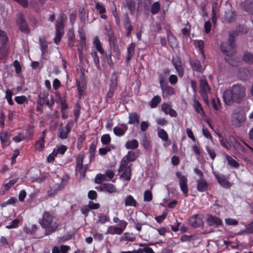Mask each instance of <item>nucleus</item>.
I'll use <instances>...</instances> for the list:
<instances>
[{
	"label": "nucleus",
	"instance_id": "1",
	"mask_svg": "<svg viewBox=\"0 0 253 253\" xmlns=\"http://www.w3.org/2000/svg\"><path fill=\"white\" fill-rule=\"evenodd\" d=\"M245 95V88L240 84H236L224 91L223 99L226 105H231L233 102L240 103Z\"/></svg>",
	"mask_w": 253,
	"mask_h": 253
},
{
	"label": "nucleus",
	"instance_id": "2",
	"mask_svg": "<svg viewBox=\"0 0 253 253\" xmlns=\"http://www.w3.org/2000/svg\"><path fill=\"white\" fill-rule=\"evenodd\" d=\"M54 219V215L49 211H45L43 213L40 224L45 229L44 235H51L58 229L59 223Z\"/></svg>",
	"mask_w": 253,
	"mask_h": 253
},
{
	"label": "nucleus",
	"instance_id": "3",
	"mask_svg": "<svg viewBox=\"0 0 253 253\" xmlns=\"http://www.w3.org/2000/svg\"><path fill=\"white\" fill-rule=\"evenodd\" d=\"M237 34L236 32L229 33L228 42H222L220 44L221 51L226 55L231 56L235 52V38Z\"/></svg>",
	"mask_w": 253,
	"mask_h": 253
},
{
	"label": "nucleus",
	"instance_id": "4",
	"mask_svg": "<svg viewBox=\"0 0 253 253\" xmlns=\"http://www.w3.org/2000/svg\"><path fill=\"white\" fill-rule=\"evenodd\" d=\"M66 18V16L65 14L62 13L60 15L55 25V37L54 38V42L58 45L62 38L64 31V21Z\"/></svg>",
	"mask_w": 253,
	"mask_h": 253
},
{
	"label": "nucleus",
	"instance_id": "5",
	"mask_svg": "<svg viewBox=\"0 0 253 253\" xmlns=\"http://www.w3.org/2000/svg\"><path fill=\"white\" fill-rule=\"evenodd\" d=\"M245 121V114L241 112L239 109L233 110L231 121L232 125L235 127H240Z\"/></svg>",
	"mask_w": 253,
	"mask_h": 253
},
{
	"label": "nucleus",
	"instance_id": "6",
	"mask_svg": "<svg viewBox=\"0 0 253 253\" xmlns=\"http://www.w3.org/2000/svg\"><path fill=\"white\" fill-rule=\"evenodd\" d=\"M84 156L83 154H80L77 157L75 170L76 173L80 174L81 177L84 178L87 171V167L86 166H83Z\"/></svg>",
	"mask_w": 253,
	"mask_h": 253
},
{
	"label": "nucleus",
	"instance_id": "7",
	"mask_svg": "<svg viewBox=\"0 0 253 253\" xmlns=\"http://www.w3.org/2000/svg\"><path fill=\"white\" fill-rule=\"evenodd\" d=\"M17 24L20 31L25 34H28L30 32V29L28 27L27 22L25 19L24 15L22 13H18L17 15Z\"/></svg>",
	"mask_w": 253,
	"mask_h": 253
},
{
	"label": "nucleus",
	"instance_id": "8",
	"mask_svg": "<svg viewBox=\"0 0 253 253\" xmlns=\"http://www.w3.org/2000/svg\"><path fill=\"white\" fill-rule=\"evenodd\" d=\"M176 176L179 179V183L181 190L185 197L188 196V188L187 186L188 179L185 175H182L179 171L176 172Z\"/></svg>",
	"mask_w": 253,
	"mask_h": 253
},
{
	"label": "nucleus",
	"instance_id": "9",
	"mask_svg": "<svg viewBox=\"0 0 253 253\" xmlns=\"http://www.w3.org/2000/svg\"><path fill=\"white\" fill-rule=\"evenodd\" d=\"M189 224L194 228H199L204 225L202 218L198 214L192 216L189 219Z\"/></svg>",
	"mask_w": 253,
	"mask_h": 253
},
{
	"label": "nucleus",
	"instance_id": "10",
	"mask_svg": "<svg viewBox=\"0 0 253 253\" xmlns=\"http://www.w3.org/2000/svg\"><path fill=\"white\" fill-rule=\"evenodd\" d=\"M213 174L218 183L221 187L226 189H228L231 187V184L227 179L224 175L215 172H214Z\"/></svg>",
	"mask_w": 253,
	"mask_h": 253
},
{
	"label": "nucleus",
	"instance_id": "11",
	"mask_svg": "<svg viewBox=\"0 0 253 253\" xmlns=\"http://www.w3.org/2000/svg\"><path fill=\"white\" fill-rule=\"evenodd\" d=\"M123 6L127 8L129 11L130 14L132 15L135 14L138 8L136 7V2L134 0H124L123 2Z\"/></svg>",
	"mask_w": 253,
	"mask_h": 253
},
{
	"label": "nucleus",
	"instance_id": "12",
	"mask_svg": "<svg viewBox=\"0 0 253 253\" xmlns=\"http://www.w3.org/2000/svg\"><path fill=\"white\" fill-rule=\"evenodd\" d=\"M172 63L174 66L178 76L182 78L184 74V72L180 59L177 58L175 59H173Z\"/></svg>",
	"mask_w": 253,
	"mask_h": 253
},
{
	"label": "nucleus",
	"instance_id": "13",
	"mask_svg": "<svg viewBox=\"0 0 253 253\" xmlns=\"http://www.w3.org/2000/svg\"><path fill=\"white\" fill-rule=\"evenodd\" d=\"M123 24L126 30V36L129 37L130 35L131 31L133 30V27L131 26L130 23V20L128 13H125L123 18Z\"/></svg>",
	"mask_w": 253,
	"mask_h": 253
},
{
	"label": "nucleus",
	"instance_id": "14",
	"mask_svg": "<svg viewBox=\"0 0 253 253\" xmlns=\"http://www.w3.org/2000/svg\"><path fill=\"white\" fill-rule=\"evenodd\" d=\"M161 109L165 114H169L172 117H176L177 113L175 110L171 108L170 106L168 103H163L161 106Z\"/></svg>",
	"mask_w": 253,
	"mask_h": 253
},
{
	"label": "nucleus",
	"instance_id": "15",
	"mask_svg": "<svg viewBox=\"0 0 253 253\" xmlns=\"http://www.w3.org/2000/svg\"><path fill=\"white\" fill-rule=\"evenodd\" d=\"M197 189L200 192H206L208 189V184L206 179H197L196 180Z\"/></svg>",
	"mask_w": 253,
	"mask_h": 253
},
{
	"label": "nucleus",
	"instance_id": "16",
	"mask_svg": "<svg viewBox=\"0 0 253 253\" xmlns=\"http://www.w3.org/2000/svg\"><path fill=\"white\" fill-rule=\"evenodd\" d=\"M135 44L131 42L127 48V55L126 57V64L127 66L129 65V61L131 59L134 54Z\"/></svg>",
	"mask_w": 253,
	"mask_h": 253
},
{
	"label": "nucleus",
	"instance_id": "17",
	"mask_svg": "<svg viewBox=\"0 0 253 253\" xmlns=\"http://www.w3.org/2000/svg\"><path fill=\"white\" fill-rule=\"evenodd\" d=\"M208 224L210 226L215 225L216 226L222 225V220L218 217L212 215H209L207 218Z\"/></svg>",
	"mask_w": 253,
	"mask_h": 253
},
{
	"label": "nucleus",
	"instance_id": "18",
	"mask_svg": "<svg viewBox=\"0 0 253 253\" xmlns=\"http://www.w3.org/2000/svg\"><path fill=\"white\" fill-rule=\"evenodd\" d=\"M99 190L101 191L108 192L110 193H114L116 191L115 186L111 183H102L99 186Z\"/></svg>",
	"mask_w": 253,
	"mask_h": 253
},
{
	"label": "nucleus",
	"instance_id": "19",
	"mask_svg": "<svg viewBox=\"0 0 253 253\" xmlns=\"http://www.w3.org/2000/svg\"><path fill=\"white\" fill-rule=\"evenodd\" d=\"M122 127L115 126L113 128V132L118 136H122L125 135L128 129L126 125L125 124H121Z\"/></svg>",
	"mask_w": 253,
	"mask_h": 253
},
{
	"label": "nucleus",
	"instance_id": "20",
	"mask_svg": "<svg viewBox=\"0 0 253 253\" xmlns=\"http://www.w3.org/2000/svg\"><path fill=\"white\" fill-rule=\"evenodd\" d=\"M11 133L7 131H1L0 133V140L2 147H4L6 143L10 138Z\"/></svg>",
	"mask_w": 253,
	"mask_h": 253
},
{
	"label": "nucleus",
	"instance_id": "21",
	"mask_svg": "<svg viewBox=\"0 0 253 253\" xmlns=\"http://www.w3.org/2000/svg\"><path fill=\"white\" fill-rule=\"evenodd\" d=\"M167 41L169 46L174 48L177 45V40L172 33L170 31L167 32Z\"/></svg>",
	"mask_w": 253,
	"mask_h": 253
},
{
	"label": "nucleus",
	"instance_id": "22",
	"mask_svg": "<svg viewBox=\"0 0 253 253\" xmlns=\"http://www.w3.org/2000/svg\"><path fill=\"white\" fill-rule=\"evenodd\" d=\"M190 64L192 69L196 72L199 73H202L203 72L201 62L199 60L197 59L190 60Z\"/></svg>",
	"mask_w": 253,
	"mask_h": 253
},
{
	"label": "nucleus",
	"instance_id": "23",
	"mask_svg": "<svg viewBox=\"0 0 253 253\" xmlns=\"http://www.w3.org/2000/svg\"><path fill=\"white\" fill-rule=\"evenodd\" d=\"M161 88L164 96H171L175 93L174 89L172 87L168 85V84L161 86Z\"/></svg>",
	"mask_w": 253,
	"mask_h": 253
},
{
	"label": "nucleus",
	"instance_id": "24",
	"mask_svg": "<svg viewBox=\"0 0 253 253\" xmlns=\"http://www.w3.org/2000/svg\"><path fill=\"white\" fill-rule=\"evenodd\" d=\"M40 49L42 56H44L47 51L48 45L45 37H41L39 39Z\"/></svg>",
	"mask_w": 253,
	"mask_h": 253
},
{
	"label": "nucleus",
	"instance_id": "25",
	"mask_svg": "<svg viewBox=\"0 0 253 253\" xmlns=\"http://www.w3.org/2000/svg\"><path fill=\"white\" fill-rule=\"evenodd\" d=\"M225 19L229 22H232L235 21L236 19V13L235 11L232 10H228L225 12Z\"/></svg>",
	"mask_w": 253,
	"mask_h": 253
},
{
	"label": "nucleus",
	"instance_id": "26",
	"mask_svg": "<svg viewBox=\"0 0 253 253\" xmlns=\"http://www.w3.org/2000/svg\"><path fill=\"white\" fill-rule=\"evenodd\" d=\"M125 205L126 207H136L137 203L133 197L130 195L127 196L125 200Z\"/></svg>",
	"mask_w": 253,
	"mask_h": 253
},
{
	"label": "nucleus",
	"instance_id": "27",
	"mask_svg": "<svg viewBox=\"0 0 253 253\" xmlns=\"http://www.w3.org/2000/svg\"><path fill=\"white\" fill-rule=\"evenodd\" d=\"M139 143L136 139H132L126 142L125 147L127 149H135L138 148Z\"/></svg>",
	"mask_w": 253,
	"mask_h": 253
},
{
	"label": "nucleus",
	"instance_id": "28",
	"mask_svg": "<svg viewBox=\"0 0 253 253\" xmlns=\"http://www.w3.org/2000/svg\"><path fill=\"white\" fill-rule=\"evenodd\" d=\"M128 118V124H138L139 123V116L136 112L129 113Z\"/></svg>",
	"mask_w": 253,
	"mask_h": 253
},
{
	"label": "nucleus",
	"instance_id": "29",
	"mask_svg": "<svg viewBox=\"0 0 253 253\" xmlns=\"http://www.w3.org/2000/svg\"><path fill=\"white\" fill-rule=\"evenodd\" d=\"M124 231V229L119 227H113L110 226L107 230V233L110 234L121 235Z\"/></svg>",
	"mask_w": 253,
	"mask_h": 253
},
{
	"label": "nucleus",
	"instance_id": "30",
	"mask_svg": "<svg viewBox=\"0 0 253 253\" xmlns=\"http://www.w3.org/2000/svg\"><path fill=\"white\" fill-rule=\"evenodd\" d=\"M48 93H43L42 97V100H44V103L45 104L49 107L51 108L53 106L54 104V99L53 97H51L50 99L48 97Z\"/></svg>",
	"mask_w": 253,
	"mask_h": 253
},
{
	"label": "nucleus",
	"instance_id": "31",
	"mask_svg": "<svg viewBox=\"0 0 253 253\" xmlns=\"http://www.w3.org/2000/svg\"><path fill=\"white\" fill-rule=\"evenodd\" d=\"M34 125L33 123H31L28 125L26 129V138L28 137L32 139L34 134Z\"/></svg>",
	"mask_w": 253,
	"mask_h": 253
},
{
	"label": "nucleus",
	"instance_id": "32",
	"mask_svg": "<svg viewBox=\"0 0 253 253\" xmlns=\"http://www.w3.org/2000/svg\"><path fill=\"white\" fill-rule=\"evenodd\" d=\"M226 159L227 161L228 164L231 167L235 169H238L239 167V164L232 158L230 156L226 155L225 156Z\"/></svg>",
	"mask_w": 253,
	"mask_h": 253
},
{
	"label": "nucleus",
	"instance_id": "33",
	"mask_svg": "<svg viewBox=\"0 0 253 253\" xmlns=\"http://www.w3.org/2000/svg\"><path fill=\"white\" fill-rule=\"evenodd\" d=\"M93 43V44L95 46L96 50L102 55H103L104 53V51L102 47L101 43L97 36L94 38Z\"/></svg>",
	"mask_w": 253,
	"mask_h": 253
},
{
	"label": "nucleus",
	"instance_id": "34",
	"mask_svg": "<svg viewBox=\"0 0 253 253\" xmlns=\"http://www.w3.org/2000/svg\"><path fill=\"white\" fill-rule=\"evenodd\" d=\"M60 189V186L58 184H56L51 187L47 191V196L49 198H52L56 194Z\"/></svg>",
	"mask_w": 253,
	"mask_h": 253
},
{
	"label": "nucleus",
	"instance_id": "35",
	"mask_svg": "<svg viewBox=\"0 0 253 253\" xmlns=\"http://www.w3.org/2000/svg\"><path fill=\"white\" fill-rule=\"evenodd\" d=\"M200 93L201 94H202L203 93L205 94L207 92V90L209 89V86L206 80H202L200 81Z\"/></svg>",
	"mask_w": 253,
	"mask_h": 253
},
{
	"label": "nucleus",
	"instance_id": "36",
	"mask_svg": "<svg viewBox=\"0 0 253 253\" xmlns=\"http://www.w3.org/2000/svg\"><path fill=\"white\" fill-rule=\"evenodd\" d=\"M249 29L246 26L243 25H240L236 30L229 32V33H233L234 32H236L237 34V36H238L240 33L243 34L247 33L249 31Z\"/></svg>",
	"mask_w": 253,
	"mask_h": 253
},
{
	"label": "nucleus",
	"instance_id": "37",
	"mask_svg": "<svg viewBox=\"0 0 253 253\" xmlns=\"http://www.w3.org/2000/svg\"><path fill=\"white\" fill-rule=\"evenodd\" d=\"M140 141L142 145L145 149L149 150L151 148L150 140L148 139L146 135L142 138Z\"/></svg>",
	"mask_w": 253,
	"mask_h": 253
},
{
	"label": "nucleus",
	"instance_id": "38",
	"mask_svg": "<svg viewBox=\"0 0 253 253\" xmlns=\"http://www.w3.org/2000/svg\"><path fill=\"white\" fill-rule=\"evenodd\" d=\"M193 102V107L194 108L195 110L199 114L202 115L205 114L203 108L200 102L196 99L194 100Z\"/></svg>",
	"mask_w": 253,
	"mask_h": 253
},
{
	"label": "nucleus",
	"instance_id": "39",
	"mask_svg": "<svg viewBox=\"0 0 253 253\" xmlns=\"http://www.w3.org/2000/svg\"><path fill=\"white\" fill-rule=\"evenodd\" d=\"M121 177L126 181H129L131 178V170L129 167H127L123 173L121 175Z\"/></svg>",
	"mask_w": 253,
	"mask_h": 253
},
{
	"label": "nucleus",
	"instance_id": "40",
	"mask_svg": "<svg viewBox=\"0 0 253 253\" xmlns=\"http://www.w3.org/2000/svg\"><path fill=\"white\" fill-rule=\"evenodd\" d=\"M211 104L213 108L216 111H218L221 108V103L219 98H212Z\"/></svg>",
	"mask_w": 253,
	"mask_h": 253
},
{
	"label": "nucleus",
	"instance_id": "41",
	"mask_svg": "<svg viewBox=\"0 0 253 253\" xmlns=\"http://www.w3.org/2000/svg\"><path fill=\"white\" fill-rule=\"evenodd\" d=\"M161 101V98L159 95L153 97L150 103V106L152 108H156Z\"/></svg>",
	"mask_w": 253,
	"mask_h": 253
},
{
	"label": "nucleus",
	"instance_id": "42",
	"mask_svg": "<svg viewBox=\"0 0 253 253\" xmlns=\"http://www.w3.org/2000/svg\"><path fill=\"white\" fill-rule=\"evenodd\" d=\"M69 133L64 129V128L59 129V133L57 136L58 138L63 140L68 138Z\"/></svg>",
	"mask_w": 253,
	"mask_h": 253
},
{
	"label": "nucleus",
	"instance_id": "43",
	"mask_svg": "<svg viewBox=\"0 0 253 253\" xmlns=\"http://www.w3.org/2000/svg\"><path fill=\"white\" fill-rule=\"evenodd\" d=\"M160 4L158 1L154 2L150 10L151 13L153 15L158 13L160 10Z\"/></svg>",
	"mask_w": 253,
	"mask_h": 253
},
{
	"label": "nucleus",
	"instance_id": "44",
	"mask_svg": "<svg viewBox=\"0 0 253 253\" xmlns=\"http://www.w3.org/2000/svg\"><path fill=\"white\" fill-rule=\"evenodd\" d=\"M13 92L10 89H7L5 91V97L8 103L10 105H13L14 102L12 100Z\"/></svg>",
	"mask_w": 253,
	"mask_h": 253
},
{
	"label": "nucleus",
	"instance_id": "45",
	"mask_svg": "<svg viewBox=\"0 0 253 253\" xmlns=\"http://www.w3.org/2000/svg\"><path fill=\"white\" fill-rule=\"evenodd\" d=\"M243 60L250 64L253 63V55L248 52H246L244 53L243 57Z\"/></svg>",
	"mask_w": 253,
	"mask_h": 253
},
{
	"label": "nucleus",
	"instance_id": "46",
	"mask_svg": "<svg viewBox=\"0 0 253 253\" xmlns=\"http://www.w3.org/2000/svg\"><path fill=\"white\" fill-rule=\"evenodd\" d=\"M86 135L84 134L80 135L77 139V147L79 150L83 148V143L86 139Z\"/></svg>",
	"mask_w": 253,
	"mask_h": 253
},
{
	"label": "nucleus",
	"instance_id": "47",
	"mask_svg": "<svg viewBox=\"0 0 253 253\" xmlns=\"http://www.w3.org/2000/svg\"><path fill=\"white\" fill-rule=\"evenodd\" d=\"M197 47H198L200 52L201 54L203 59H206V55L204 52V42L202 40H199L197 42Z\"/></svg>",
	"mask_w": 253,
	"mask_h": 253
},
{
	"label": "nucleus",
	"instance_id": "48",
	"mask_svg": "<svg viewBox=\"0 0 253 253\" xmlns=\"http://www.w3.org/2000/svg\"><path fill=\"white\" fill-rule=\"evenodd\" d=\"M91 55L93 58L95 66L98 69L100 67V61L97 51L96 50H92Z\"/></svg>",
	"mask_w": 253,
	"mask_h": 253
},
{
	"label": "nucleus",
	"instance_id": "49",
	"mask_svg": "<svg viewBox=\"0 0 253 253\" xmlns=\"http://www.w3.org/2000/svg\"><path fill=\"white\" fill-rule=\"evenodd\" d=\"M45 142V139L41 140L40 137L39 139L35 142V145L36 148L40 151H42L44 147Z\"/></svg>",
	"mask_w": 253,
	"mask_h": 253
},
{
	"label": "nucleus",
	"instance_id": "50",
	"mask_svg": "<svg viewBox=\"0 0 253 253\" xmlns=\"http://www.w3.org/2000/svg\"><path fill=\"white\" fill-rule=\"evenodd\" d=\"M26 139V136H24L22 132H18L17 134L12 138V140L15 143H19Z\"/></svg>",
	"mask_w": 253,
	"mask_h": 253
},
{
	"label": "nucleus",
	"instance_id": "51",
	"mask_svg": "<svg viewBox=\"0 0 253 253\" xmlns=\"http://www.w3.org/2000/svg\"><path fill=\"white\" fill-rule=\"evenodd\" d=\"M103 56H105V60L107 62L109 66L112 67L114 65V62L112 59V53L110 51L104 53Z\"/></svg>",
	"mask_w": 253,
	"mask_h": 253
},
{
	"label": "nucleus",
	"instance_id": "52",
	"mask_svg": "<svg viewBox=\"0 0 253 253\" xmlns=\"http://www.w3.org/2000/svg\"><path fill=\"white\" fill-rule=\"evenodd\" d=\"M115 91V90L111 89L109 88V90L107 92V93L106 95V96H105V98L106 103H112L111 99L114 95Z\"/></svg>",
	"mask_w": 253,
	"mask_h": 253
},
{
	"label": "nucleus",
	"instance_id": "53",
	"mask_svg": "<svg viewBox=\"0 0 253 253\" xmlns=\"http://www.w3.org/2000/svg\"><path fill=\"white\" fill-rule=\"evenodd\" d=\"M137 157L135 152L129 151L127 155L125 156V158L129 162L134 161L136 159Z\"/></svg>",
	"mask_w": 253,
	"mask_h": 253
},
{
	"label": "nucleus",
	"instance_id": "54",
	"mask_svg": "<svg viewBox=\"0 0 253 253\" xmlns=\"http://www.w3.org/2000/svg\"><path fill=\"white\" fill-rule=\"evenodd\" d=\"M38 229V227L36 224H33L32 225L31 228H25L24 231L28 234L33 235L34 236H37L36 232Z\"/></svg>",
	"mask_w": 253,
	"mask_h": 253
},
{
	"label": "nucleus",
	"instance_id": "55",
	"mask_svg": "<svg viewBox=\"0 0 253 253\" xmlns=\"http://www.w3.org/2000/svg\"><path fill=\"white\" fill-rule=\"evenodd\" d=\"M8 41V37L5 32L0 30V43L4 45Z\"/></svg>",
	"mask_w": 253,
	"mask_h": 253
},
{
	"label": "nucleus",
	"instance_id": "56",
	"mask_svg": "<svg viewBox=\"0 0 253 253\" xmlns=\"http://www.w3.org/2000/svg\"><path fill=\"white\" fill-rule=\"evenodd\" d=\"M80 109H81V106L79 103H77L76 104L75 108L73 111L74 114L75 116V122H77L78 120V119L80 115Z\"/></svg>",
	"mask_w": 253,
	"mask_h": 253
},
{
	"label": "nucleus",
	"instance_id": "57",
	"mask_svg": "<svg viewBox=\"0 0 253 253\" xmlns=\"http://www.w3.org/2000/svg\"><path fill=\"white\" fill-rule=\"evenodd\" d=\"M158 136L164 141H167L169 136L167 132L163 129H161L158 132Z\"/></svg>",
	"mask_w": 253,
	"mask_h": 253
},
{
	"label": "nucleus",
	"instance_id": "58",
	"mask_svg": "<svg viewBox=\"0 0 253 253\" xmlns=\"http://www.w3.org/2000/svg\"><path fill=\"white\" fill-rule=\"evenodd\" d=\"M98 220L97 221L98 223H100L101 224H104L106 222L109 221L110 218L108 216L100 213L98 215Z\"/></svg>",
	"mask_w": 253,
	"mask_h": 253
},
{
	"label": "nucleus",
	"instance_id": "59",
	"mask_svg": "<svg viewBox=\"0 0 253 253\" xmlns=\"http://www.w3.org/2000/svg\"><path fill=\"white\" fill-rule=\"evenodd\" d=\"M118 86V80L116 77H112L109 84V89L116 90Z\"/></svg>",
	"mask_w": 253,
	"mask_h": 253
},
{
	"label": "nucleus",
	"instance_id": "60",
	"mask_svg": "<svg viewBox=\"0 0 253 253\" xmlns=\"http://www.w3.org/2000/svg\"><path fill=\"white\" fill-rule=\"evenodd\" d=\"M111 141V138L109 134H103L101 137V141L103 145L109 144Z\"/></svg>",
	"mask_w": 253,
	"mask_h": 253
},
{
	"label": "nucleus",
	"instance_id": "61",
	"mask_svg": "<svg viewBox=\"0 0 253 253\" xmlns=\"http://www.w3.org/2000/svg\"><path fill=\"white\" fill-rule=\"evenodd\" d=\"M206 149L211 158L214 160L216 156L214 149L209 146H207Z\"/></svg>",
	"mask_w": 253,
	"mask_h": 253
},
{
	"label": "nucleus",
	"instance_id": "62",
	"mask_svg": "<svg viewBox=\"0 0 253 253\" xmlns=\"http://www.w3.org/2000/svg\"><path fill=\"white\" fill-rule=\"evenodd\" d=\"M75 36L74 33L69 34L68 37V45L72 48L75 45Z\"/></svg>",
	"mask_w": 253,
	"mask_h": 253
},
{
	"label": "nucleus",
	"instance_id": "63",
	"mask_svg": "<svg viewBox=\"0 0 253 253\" xmlns=\"http://www.w3.org/2000/svg\"><path fill=\"white\" fill-rule=\"evenodd\" d=\"M244 9L247 12L253 15V1L246 3Z\"/></svg>",
	"mask_w": 253,
	"mask_h": 253
},
{
	"label": "nucleus",
	"instance_id": "64",
	"mask_svg": "<svg viewBox=\"0 0 253 253\" xmlns=\"http://www.w3.org/2000/svg\"><path fill=\"white\" fill-rule=\"evenodd\" d=\"M243 232L246 234H253V220L246 226V229Z\"/></svg>",
	"mask_w": 253,
	"mask_h": 253
}]
</instances>
